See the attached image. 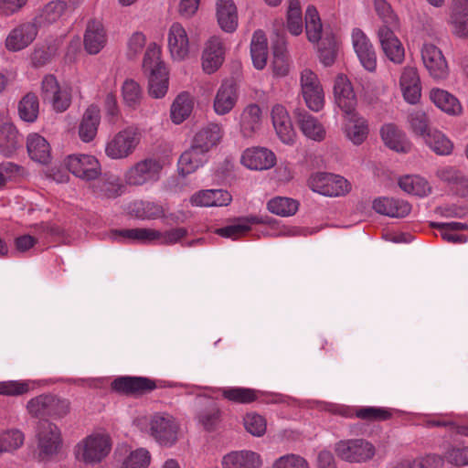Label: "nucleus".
<instances>
[{"label": "nucleus", "instance_id": "19", "mask_svg": "<svg viewBox=\"0 0 468 468\" xmlns=\"http://www.w3.org/2000/svg\"><path fill=\"white\" fill-rule=\"evenodd\" d=\"M168 49L174 60L186 59L189 54V38L185 27L177 22L171 25L167 34Z\"/></svg>", "mask_w": 468, "mask_h": 468}, {"label": "nucleus", "instance_id": "13", "mask_svg": "<svg viewBox=\"0 0 468 468\" xmlns=\"http://www.w3.org/2000/svg\"><path fill=\"white\" fill-rule=\"evenodd\" d=\"M239 98V87L233 80H224L213 98V111L218 116L229 114Z\"/></svg>", "mask_w": 468, "mask_h": 468}, {"label": "nucleus", "instance_id": "49", "mask_svg": "<svg viewBox=\"0 0 468 468\" xmlns=\"http://www.w3.org/2000/svg\"><path fill=\"white\" fill-rule=\"evenodd\" d=\"M299 203L292 198L285 197H275L267 203L268 210L281 217H290L298 210Z\"/></svg>", "mask_w": 468, "mask_h": 468}, {"label": "nucleus", "instance_id": "20", "mask_svg": "<svg viewBox=\"0 0 468 468\" xmlns=\"http://www.w3.org/2000/svg\"><path fill=\"white\" fill-rule=\"evenodd\" d=\"M344 113L346 114L344 133L346 138L355 145L362 144L369 133L367 120L357 113L356 110Z\"/></svg>", "mask_w": 468, "mask_h": 468}, {"label": "nucleus", "instance_id": "25", "mask_svg": "<svg viewBox=\"0 0 468 468\" xmlns=\"http://www.w3.org/2000/svg\"><path fill=\"white\" fill-rule=\"evenodd\" d=\"M271 119L276 133L281 141L287 144H292L295 138V132L287 110L281 104L274 105L271 110Z\"/></svg>", "mask_w": 468, "mask_h": 468}, {"label": "nucleus", "instance_id": "51", "mask_svg": "<svg viewBox=\"0 0 468 468\" xmlns=\"http://www.w3.org/2000/svg\"><path fill=\"white\" fill-rule=\"evenodd\" d=\"M305 30L311 42H317L321 38L322 23L316 8L313 5L307 7L305 12Z\"/></svg>", "mask_w": 468, "mask_h": 468}, {"label": "nucleus", "instance_id": "21", "mask_svg": "<svg viewBox=\"0 0 468 468\" xmlns=\"http://www.w3.org/2000/svg\"><path fill=\"white\" fill-rule=\"evenodd\" d=\"M352 43L363 67L368 71L375 70L377 66L376 52L369 38L361 29L355 28L353 30Z\"/></svg>", "mask_w": 468, "mask_h": 468}, {"label": "nucleus", "instance_id": "26", "mask_svg": "<svg viewBox=\"0 0 468 468\" xmlns=\"http://www.w3.org/2000/svg\"><path fill=\"white\" fill-rule=\"evenodd\" d=\"M261 109L256 103L246 105L239 118V131L243 137H252L261 126Z\"/></svg>", "mask_w": 468, "mask_h": 468}, {"label": "nucleus", "instance_id": "42", "mask_svg": "<svg viewBox=\"0 0 468 468\" xmlns=\"http://www.w3.org/2000/svg\"><path fill=\"white\" fill-rule=\"evenodd\" d=\"M223 399L238 404H249L257 400L261 391L241 387H228L219 389Z\"/></svg>", "mask_w": 468, "mask_h": 468}, {"label": "nucleus", "instance_id": "53", "mask_svg": "<svg viewBox=\"0 0 468 468\" xmlns=\"http://www.w3.org/2000/svg\"><path fill=\"white\" fill-rule=\"evenodd\" d=\"M94 193L101 198H116L122 193V186L116 179H100L93 186Z\"/></svg>", "mask_w": 468, "mask_h": 468}, {"label": "nucleus", "instance_id": "8", "mask_svg": "<svg viewBox=\"0 0 468 468\" xmlns=\"http://www.w3.org/2000/svg\"><path fill=\"white\" fill-rule=\"evenodd\" d=\"M335 452L345 462L362 463L373 459L376 448L365 439H348L335 443Z\"/></svg>", "mask_w": 468, "mask_h": 468}, {"label": "nucleus", "instance_id": "57", "mask_svg": "<svg viewBox=\"0 0 468 468\" xmlns=\"http://www.w3.org/2000/svg\"><path fill=\"white\" fill-rule=\"evenodd\" d=\"M134 207L133 211L136 217L142 219H155L165 215L162 206L153 202L140 201L134 203Z\"/></svg>", "mask_w": 468, "mask_h": 468}, {"label": "nucleus", "instance_id": "60", "mask_svg": "<svg viewBox=\"0 0 468 468\" xmlns=\"http://www.w3.org/2000/svg\"><path fill=\"white\" fill-rule=\"evenodd\" d=\"M285 41L283 38L281 39V46L278 44L273 47V61H272V71L277 77H284L289 73V63L288 59L283 54V47Z\"/></svg>", "mask_w": 468, "mask_h": 468}, {"label": "nucleus", "instance_id": "2", "mask_svg": "<svg viewBox=\"0 0 468 468\" xmlns=\"http://www.w3.org/2000/svg\"><path fill=\"white\" fill-rule=\"evenodd\" d=\"M143 69L148 76L150 95L156 99L163 98L168 90V71L161 60V48L155 43L149 44Z\"/></svg>", "mask_w": 468, "mask_h": 468}, {"label": "nucleus", "instance_id": "61", "mask_svg": "<svg viewBox=\"0 0 468 468\" xmlns=\"http://www.w3.org/2000/svg\"><path fill=\"white\" fill-rule=\"evenodd\" d=\"M198 422L207 431L215 429L220 420V410L211 403L197 414Z\"/></svg>", "mask_w": 468, "mask_h": 468}, {"label": "nucleus", "instance_id": "59", "mask_svg": "<svg viewBox=\"0 0 468 468\" xmlns=\"http://www.w3.org/2000/svg\"><path fill=\"white\" fill-rule=\"evenodd\" d=\"M409 122L412 132L423 138L432 128L430 120L423 111H415L409 115Z\"/></svg>", "mask_w": 468, "mask_h": 468}, {"label": "nucleus", "instance_id": "55", "mask_svg": "<svg viewBox=\"0 0 468 468\" xmlns=\"http://www.w3.org/2000/svg\"><path fill=\"white\" fill-rule=\"evenodd\" d=\"M245 430L255 437H261L267 430V421L265 418L256 412L247 413L243 418Z\"/></svg>", "mask_w": 468, "mask_h": 468}, {"label": "nucleus", "instance_id": "11", "mask_svg": "<svg viewBox=\"0 0 468 468\" xmlns=\"http://www.w3.org/2000/svg\"><path fill=\"white\" fill-rule=\"evenodd\" d=\"M310 188L316 193L328 197L345 195L350 190V184L344 177L328 174L317 173L313 175L308 181Z\"/></svg>", "mask_w": 468, "mask_h": 468}, {"label": "nucleus", "instance_id": "41", "mask_svg": "<svg viewBox=\"0 0 468 468\" xmlns=\"http://www.w3.org/2000/svg\"><path fill=\"white\" fill-rule=\"evenodd\" d=\"M250 55L254 67L262 69L267 63L268 43L264 33L261 30L254 32L250 43Z\"/></svg>", "mask_w": 468, "mask_h": 468}, {"label": "nucleus", "instance_id": "15", "mask_svg": "<svg viewBox=\"0 0 468 468\" xmlns=\"http://www.w3.org/2000/svg\"><path fill=\"white\" fill-rule=\"evenodd\" d=\"M420 52L423 65L429 74L435 80L446 79L449 68L441 50L431 43H425Z\"/></svg>", "mask_w": 468, "mask_h": 468}, {"label": "nucleus", "instance_id": "34", "mask_svg": "<svg viewBox=\"0 0 468 468\" xmlns=\"http://www.w3.org/2000/svg\"><path fill=\"white\" fill-rule=\"evenodd\" d=\"M68 7L65 1L53 0L46 4L33 19L38 27L57 23Z\"/></svg>", "mask_w": 468, "mask_h": 468}, {"label": "nucleus", "instance_id": "46", "mask_svg": "<svg viewBox=\"0 0 468 468\" xmlns=\"http://www.w3.org/2000/svg\"><path fill=\"white\" fill-rule=\"evenodd\" d=\"M259 223L256 217L239 218L235 223L219 228L215 230V233L223 238H229L236 239L250 229V225Z\"/></svg>", "mask_w": 468, "mask_h": 468}, {"label": "nucleus", "instance_id": "1", "mask_svg": "<svg viewBox=\"0 0 468 468\" xmlns=\"http://www.w3.org/2000/svg\"><path fill=\"white\" fill-rule=\"evenodd\" d=\"M142 432L163 448H172L181 437L180 420L166 411H157L136 420Z\"/></svg>", "mask_w": 468, "mask_h": 468}, {"label": "nucleus", "instance_id": "5", "mask_svg": "<svg viewBox=\"0 0 468 468\" xmlns=\"http://www.w3.org/2000/svg\"><path fill=\"white\" fill-rule=\"evenodd\" d=\"M27 410L32 417L60 420L69 413L70 401L51 393H44L29 399Z\"/></svg>", "mask_w": 468, "mask_h": 468}, {"label": "nucleus", "instance_id": "23", "mask_svg": "<svg viewBox=\"0 0 468 468\" xmlns=\"http://www.w3.org/2000/svg\"><path fill=\"white\" fill-rule=\"evenodd\" d=\"M222 468H261L262 460L258 452L250 450L232 451L221 460Z\"/></svg>", "mask_w": 468, "mask_h": 468}, {"label": "nucleus", "instance_id": "33", "mask_svg": "<svg viewBox=\"0 0 468 468\" xmlns=\"http://www.w3.org/2000/svg\"><path fill=\"white\" fill-rule=\"evenodd\" d=\"M207 154L191 144L189 149L185 151L178 160V171L185 176L194 173L207 162Z\"/></svg>", "mask_w": 468, "mask_h": 468}, {"label": "nucleus", "instance_id": "3", "mask_svg": "<svg viewBox=\"0 0 468 468\" xmlns=\"http://www.w3.org/2000/svg\"><path fill=\"white\" fill-rule=\"evenodd\" d=\"M112 440L107 432H92L74 447L75 458L85 464H97L111 452Z\"/></svg>", "mask_w": 468, "mask_h": 468}, {"label": "nucleus", "instance_id": "28", "mask_svg": "<svg viewBox=\"0 0 468 468\" xmlns=\"http://www.w3.org/2000/svg\"><path fill=\"white\" fill-rule=\"evenodd\" d=\"M223 134L224 132L220 124L210 122L196 133L192 144H195L197 149L208 153L220 143Z\"/></svg>", "mask_w": 468, "mask_h": 468}, {"label": "nucleus", "instance_id": "44", "mask_svg": "<svg viewBox=\"0 0 468 468\" xmlns=\"http://www.w3.org/2000/svg\"><path fill=\"white\" fill-rule=\"evenodd\" d=\"M422 139L436 154L448 155L452 152L453 144L451 140L437 129L432 128Z\"/></svg>", "mask_w": 468, "mask_h": 468}, {"label": "nucleus", "instance_id": "12", "mask_svg": "<svg viewBox=\"0 0 468 468\" xmlns=\"http://www.w3.org/2000/svg\"><path fill=\"white\" fill-rule=\"evenodd\" d=\"M163 166L160 161L145 159L138 162L125 173V181L131 186H142L157 181Z\"/></svg>", "mask_w": 468, "mask_h": 468}, {"label": "nucleus", "instance_id": "56", "mask_svg": "<svg viewBox=\"0 0 468 468\" xmlns=\"http://www.w3.org/2000/svg\"><path fill=\"white\" fill-rule=\"evenodd\" d=\"M374 7L377 15L383 23L381 27L391 28L399 27L398 16L394 14L390 5L386 0H375Z\"/></svg>", "mask_w": 468, "mask_h": 468}, {"label": "nucleus", "instance_id": "58", "mask_svg": "<svg viewBox=\"0 0 468 468\" xmlns=\"http://www.w3.org/2000/svg\"><path fill=\"white\" fill-rule=\"evenodd\" d=\"M355 415L356 418L364 420L381 421L390 419L392 417V410L385 408L363 407L357 409Z\"/></svg>", "mask_w": 468, "mask_h": 468}, {"label": "nucleus", "instance_id": "43", "mask_svg": "<svg viewBox=\"0 0 468 468\" xmlns=\"http://www.w3.org/2000/svg\"><path fill=\"white\" fill-rule=\"evenodd\" d=\"M297 121L303 134L314 141H322L325 137V130L318 120L307 112H298Z\"/></svg>", "mask_w": 468, "mask_h": 468}, {"label": "nucleus", "instance_id": "10", "mask_svg": "<svg viewBox=\"0 0 468 468\" xmlns=\"http://www.w3.org/2000/svg\"><path fill=\"white\" fill-rule=\"evenodd\" d=\"M300 85L307 107L314 112L321 111L324 105V93L317 75L309 69H303Z\"/></svg>", "mask_w": 468, "mask_h": 468}, {"label": "nucleus", "instance_id": "47", "mask_svg": "<svg viewBox=\"0 0 468 468\" xmlns=\"http://www.w3.org/2000/svg\"><path fill=\"white\" fill-rule=\"evenodd\" d=\"M117 468H148L151 463V453L145 448H138L130 452L122 459H117Z\"/></svg>", "mask_w": 468, "mask_h": 468}, {"label": "nucleus", "instance_id": "36", "mask_svg": "<svg viewBox=\"0 0 468 468\" xmlns=\"http://www.w3.org/2000/svg\"><path fill=\"white\" fill-rule=\"evenodd\" d=\"M217 18L226 32H233L238 27L237 8L233 0H217Z\"/></svg>", "mask_w": 468, "mask_h": 468}, {"label": "nucleus", "instance_id": "39", "mask_svg": "<svg viewBox=\"0 0 468 468\" xmlns=\"http://www.w3.org/2000/svg\"><path fill=\"white\" fill-rule=\"evenodd\" d=\"M430 99L439 109L448 114L457 115L462 112L463 108L458 99L445 90L431 89Z\"/></svg>", "mask_w": 468, "mask_h": 468}, {"label": "nucleus", "instance_id": "37", "mask_svg": "<svg viewBox=\"0 0 468 468\" xmlns=\"http://www.w3.org/2000/svg\"><path fill=\"white\" fill-rule=\"evenodd\" d=\"M27 149L32 160L48 164L51 159V149L48 142L38 133H30L27 138Z\"/></svg>", "mask_w": 468, "mask_h": 468}, {"label": "nucleus", "instance_id": "29", "mask_svg": "<svg viewBox=\"0 0 468 468\" xmlns=\"http://www.w3.org/2000/svg\"><path fill=\"white\" fill-rule=\"evenodd\" d=\"M381 139L385 145L398 153H409L412 144L406 134L393 123H386L380 129Z\"/></svg>", "mask_w": 468, "mask_h": 468}, {"label": "nucleus", "instance_id": "48", "mask_svg": "<svg viewBox=\"0 0 468 468\" xmlns=\"http://www.w3.org/2000/svg\"><path fill=\"white\" fill-rule=\"evenodd\" d=\"M399 187L406 193L424 197L431 192L427 180L419 176H405L399 180Z\"/></svg>", "mask_w": 468, "mask_h": 468}, {"label": "nucleus", "instance_id": "7", "mask_svg": "<svg viewBox=\"0 0 468 468\" xmlns=\"http://www.w3.org/2000/svg\"><path fill=\"white\" fill-rule=\"evenodd\" d=\"M36 441L38 457L49 459L58 454L62 447L61 431L48 420H39L36 428Z\"/></svg>", "mask_w": 468, "mask_h": 468}, {"label": "nucleus", "instance_id": "14", "mask_svg": "<svg viewBox=\"0 0 468 468\" xmlns=\"http://www.w3.org/2000/svg\"><path fill=\"white\" fill-rule=\"evenodd\" d=\"M65 165L74 176L88 181L101 174L99 161L90 154H70L66 158Z\"/></svg>", "mask_w": 468, "mask_h": 468}, {"label": "nucleus", "instance_id": "52", "mask_svg": "<svg viewBox=\"0 0 468 468\" xmlns=\"http://www.w3.org/2000/svg\"><path fill=\"white\" fill-rule=\"evenodd\" d=\"M122 96L126 106L131 108L138 106L143 98L139 83L132 79L125 80L122 86Z\"/></svg>", "mask_w": 468, "mask_h": 468}, {"label": "nucleus", "instance_id": "54", "mask_svg": "<svg viewBox=\"0 0 468 468\" xmlns=\"http://www.w3.org/2000/svg\"><path fill=\"white\" fill-rule=\"evenodd\" d=\"M287 27L294 36L303 31L302 11L299 0H290L287 11Z\"/></svg>", "mask_w": 468, "mask_h": 468}, {"label": "nucleus", "instance_id": "38", "mask_svg": "<svg viewBox=\"0 0 468 468\" xmlns=\"http://www.w3.org/2000/svg\"><path fill=\"white\" fill-rule=\"evenodd\" d=\"M100 120L99 108L95 105L88 107L79 127V135L83 142L89 143L94 139L97 134Z\"/></svg>", "mask_w": 468, "mask_h": 468}, {"label": "nucleus", "instance_id": "62", "mask_svg": "<svg viewBox=\"0 0 468 468\" xmlns=\"http://www.w3.org/2000/svg\"><path fill=\"white\" fill-rule=\"evenodd\" d=\"M271 468H310L305 458L299 454L288 453L276 459Z\"/></svg>", "mask_w": 468, "mask_h": 468}, {"label": "nucleus", "instance_id": "24", "mask_svg": "<svg viewBox=\"0 0 468 468\" xmlns=\"http://www.w3.org/2000/svg\"><path fill=\"white\" fill-rule=\"evenodd\" d=\"M223 42L217 37H211L206 44L202 55V68L207 74L216 72L224 61Z\"/></svg>", "mask_w": 468, "mask_h": 468}, {"label": "nucleus", "instance_id": "22", "mask_svg": "<svg viewBox=\"0 0 468 468\" xmlns=\"http://www.w3.org/2000/svg\"><path fill=\"white\" fill-rule=\"evenodd\" d=\"M241 163L250 170H267L274 166L276 157L265 147H251L243 152Z\"/></svg>", "mask_w": 468, "mask_h": 468}, {"label": "nucleus", "instance_id": "31", "mask_svg": "<svg viewBox=\"0 0 468 468\" xmlns=\"http://www.w3.org/2000/svg\"><path fill=\"white\" fill-rule=\"evenodd\" d=\"M374 210L390 218H404L411 210L410 205L402 199L379 197L373 202Z\"/></svg>", "mask_w": 468, "mask_h": 468}, {"label": "nucleus", "instance_id": "40", "mask_svg": "<svg viewBox=\"0 0 468 468\" xmlns=\"http://www.w3.org/2000/svg\"><path fill=\"white\" fill-rule=\"evenodd\" d=\"M449 25L454 36L460 38H467L468 7L463 4H454L451 8Z\"/></svg>", "mask_w": 468, "mask_h": 468}, {"label": "nucleus", "instance_id": "27", "mask_svg": "<svg viewBox=\"0 0 468 468\" xmlns=\"http://www.w3.org/2000/svg\"><path fill=\"white\" fill-rule=\"evenodd\" d=\"M84 48L89 54H98L105 46L107 37L102 23L96 19L88 22L84 34Z\"/></svg>", "mask_w": 468, "mask_h": 468}, {"label": "nucleus", "instance_id": "35", "mask_svg": "<svg viewBox=\"0 0 468 468\" xmlns=\"http://www.w3.org/2000/svg\"><path fill=\"white\" fill-rule=\"evenodd\" d=\"M21 144L18 131L12 123L5 122L0 126V153L4 156H13Z\"/></svg>", "mask_w": 468, "mask_h": 468}, {"label": "nucleus", "instance_id": "32", "mask_svg": "<svg viewBox=\"0 0 468 468\" xmlns=\"http://www.w3.org/2000/svg\"><path fill=\"white\" fill-rule=\"evenodd\" d=\"M399 83L405 100L411 104L416 103L420 97V77L417 69L405 67Z\"/></svg>", "mask_w": 468, "mask_h": 468}, {"label": "nucleus", "instance_id": "4", "mask_svg": "<svg viewBox=\"0 0 468 468\" xmlns=\"http://www.w3.org/2000/svg\"><path fill=\"white\" fill-rule=\"evenodd\" d=\"M187 234L184 228H176L171 230L161 232L152 229H129L115 230L114 239H129L140 243H151L157 241L162 245H173L179 242Z\"/></svg>", "mask_w": 468, "mask_h": 468}, {"label": "nucleus", "instance_id": "63", "mask_svg": "<svg viewBox=\"0 0 468 468\" xmlns=\"http://www.w3.org/2000/svg\"><path fill=\"white\" fill-rule=\"evenodd\" d=\"M437 176L452 186H466L468 179L457 169L452 166L441 167L436 172Z\"/></svg>", "mask_w": 468, "mask_h": 468}, {"label": "nucleus", "instance_id": "17", "mask_svg": "<svg viewBox=\"0 0 468 468\" xmlns=\"http://www.w3.org/2000/svg\"><path fill=\"white\" fill-rule=\"evenodd\" d=\"M112 390L130 396H141L156 388L155 381L144 377H121L112 382Z\"/></svg>", "mask_w": 468, "mask_h": 468}, {"label": "nucleus", "instance_id": "50", "mask_svg": "<svg viewBox=\"0 0 468 468\" xmlns=\"http://www.w3.org/2000/svg\"><path fill=\"white\" fill-rule=\"evenodd\" d=\"M39 101L35 93H27L19 101L18 114L19 117L27 122H34L38 116Z\"/></svg>", "mask_w": 468, "mask_h": 468}, {"label": "nucleus", "instance_id": "64", "mask_svg": "<svg viewBox=\"0 0 468 468\" xmlns=\"http://www.w3.org/2000/svg\"><path fill=\"white\" fill-rule=\"evenodd\" d=\"M29 391V383L27 381L8 380L0 382V395L20 396Z\"/></svg>", "mask_w": 468, "mask_h": 468}, {"label": "nucleus", "instance_id": "9", "mask_svg": "<svg viewBox=\"0 0 468 468\" xmlns=\"http://www.w3.org/2000/svg\"><path fill=\"white\" fill-rule=\"evenodd\" d=\"M41 96L57 112H65L71 103V90L60 86L55 76L46 75L41 82Z\"/></svg>", "mask_w": 468, "mask_h": 468}, {"label": "nucleus", "instance_id": "6", "mask_svg": "<svg viewBox=\"0 0 468 468\" xmlns=\"http://www.w3.org/2000/svg\"><path fill=\"white\" fill-rule=\"evenodd\" d=\"M141 142V133L137 127L128 126L111 137L105 145V154L113 160L129 157Z\"/></svg>", "mask_w": 468, "mask_h": 468}, {"label": "nucleus", "instance_id": "18", "mask_svg": "<svg viewBox=\"0 0 468 468\" xmlns=\"http://www.w3.org/2000/svg\"><path fill=\"white\" fill-rule=\"evenodd\" d=\"M397 28L379 27L377 31L378 39L386 57L396 64H401L405 58V50L394 31Z\"/></svg>", "mask_w": 468, "mask_h": 468}, {"label": "nucleus", "instance_id": "16", "mask_svg": "<svg viewBox=\"0 0 468 468\" xmlns=\"http://www.w3.org/2000/svg\"><path fill=\"white\" fill-rule=\"evenodd\" d=\"M38 28L34 20L16 26L6 37V49L16 52L26 48L37 37Z\"/></svg>", "mask_w": 468, "mask_h": 468}, {"label": "nucleus", "instance_id": "30", "mask_svg": "<svg viewBox=\"0 0 468 468\" xmlns=\"http://www.w3.org/2000/svg\"><path fill=\"white\" fill-rule=\"evenodd\" d=\"M335 102L343 112L356 110V98L349 80L343 75L336 77L334 85Z\"/></svg>", "mask_w": 468, "mask_h": 468}, {"label": "nucleus", "instance_id": "45", "mask_svg": "<svg viewBox=\"0 0 468 468\" xmlns=\"http://www.w3.org/2000/svg\"><path fill=\"white\" fill-rule=\"evenodd\" d=\"M193 106V99L188 93L179 94L171 106L172 122L176 124L183 122L192 112Z\"/></svg>", "mask_w": 468, "mask_h": 468}]
</instances>
